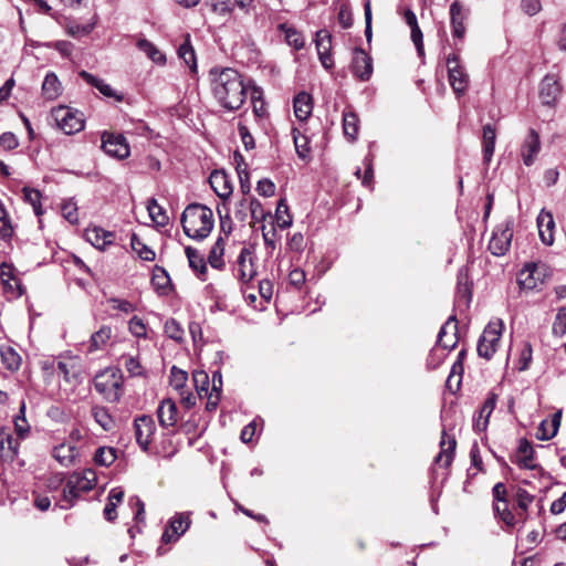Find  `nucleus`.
<instances>
[{
    "instance_id": "53",
    "label": "nucleus",
    "mask_w": 566,
    "mask_h": 566,
    "mask_svg": "<svg viewBox=\"0 0 566 566\" xmlns=\"http://www.w3.org/2000/svg\"><path fill=\"white\" fill-rule=\"evenodd\" d=\"M166 335L180 342L182 339L184 329L181 328L180 324L174 319L169 318L166 321L164 326Z\"/></svg>"
},
{
    "instance_id": "38",
    "label": "nucleus",
    "mask_w": 566,
    "mask_h": 566,
    "mask_svg": "<svg viewBox=\"0 0 566 566\" xmlns=\"http://www.w3.org/2000/svg\"><path fill=\"white\" fill-rule=\"evenodd\" d=\"M147 210L149 217L158 227H165L168 224L169 218L164 208L158 205L156 199L151 198L148 200Z\"/></svg>"
},
{
    "instance_id": "50",
    "label": "nucleus",
    "mask_w": 566,
    "mask_h": 566,
    "mask_svg": "<svg viewBox=\"0 0 566 566\" xmlns=\"http://www.w3.org/2000/svg\"><path fill=\"white\" fill-rule=\"evenodd\" d=\"M23 199L25 202L30 203L33 207V210L36 216L42 213L41 209V192L36 189L24 187L22 189Z\"/></svg>"
},
{
    "instance_id": "52",
    "label": "nucleus",
    "mask_w": 566,
    "mask_h": 566,
    "mask_svg": "<svg viewBox=\"0 0 566 566\" xmlns=\"http://www.w3.org/2000/svg\"><path fill=\"white\" fill-rule=\"evenodd\" d=\"M289 206L284 199H281L276 207V222L281 229L289 228L292 224V217L287 213Z\"/></svg>"
},
{
    "instance_id": "42",
    "label": "nucleus",
    "mask_w": 566,
    "mask_h": 566,
    "mask_svg": "<svg viewBox=\"0 0 566 566\" xmlns=\"http://www.w3.org/2000/svg\"><path fill=\"white\" fill-rule=\"evenodd\" d=\"M343 129L345 136H347L350 140L356 138L358 133V117L353 112H345L343 114Z\"/></svg>"
},
{
    "instance_id": "33",
    "label": "nucleus",
    "mask_w": 566,
    "mask_h": 566,
    "mask_svg": "<svg viewBox=\"0 0 566 566\" xmlns=\"http://www.w3.org/2000/svg\"><path fill=\"white\" fill-rule=\"evenodd\" d=\"M113 331L111 326L103 325L98 331L92 334L90 339V352H96L103 349L111 340Z\"/></svg>"
},
{
    "instance_id": "16",
    "label": "nucleus",
    "mask_w": 566,
    "mask_h": 566,
    "mask_svg": "<svg viewBox=\"0 0 566 566\" xmlns=\"http://www.w3.org/2000/svg\"><path fill=\"white\" fill-rule=\"evenodd\" d=\"M352 70L354 75L360 81H368L370 78L373 74V60L363 49L354 51Z\"/></svg>"
},
{
    "instance_id": "34",
    "label": "nucleus",
    "mask_w": 566,
    "mask_h": 566,
    "mask_svg": "<svg viewBox=\"0 0 566 566\" xmlns=\"http://www.w3.org/2000/svg\"><path fill=\"white\" fill-rule=\"evenodd\" d=\"M61 92L62 86L57 76L53 72L48 73L42 83V93L44 97L53 101L60 96Z\"/></svg>"
},
{
    "instance_id": "24",
    "label": "nucleus",
    "mask_w": 566,
    "mask_h": 566,
    "mask_svg": "<svg viewBox=\"0 0 566 566\" xmlns=\"http://www.w3.org/2000/svg\"><path fill=\"white\" fill-rule=\"evenodd\" d=\"M238 277L242 282H249L255 275L252 263V253L248 248H243L237 259Z\"/></svg>"
},
{
    "instance_id": "57",
    "label": "nucleus",
    "mask_w": 566,
    "mask_h": 566,
    "mask_svg": "<svg viewBox=\"0 0 566 566\" xmlns=\"http://www.w3.org/2000/svg\"><path fill=\"white\" fill-rule=\"evenodd\" d=\"M129 332L136 337H146V325L142 318L134 316L128 324Z\"/></svg>"
},
{
    "instance_id": "3",
    "label": "nucleus",
    "mask_w": 566,
    "mask_h": 566,
    "mask_svg": "<svg viewBox=\"0 0 566 566\" xmlns=\"http://www.w3.org/2000/svg\"><path fill=\"white\" fill-rule=\"evenodd\" d=\"M95 485L96 474L91 469L71 474L63 489V497L60 504L61 509L67 510L72 507L75 500L82 493L91 491Z\"/></svg>"
},
{
    "instance_id": "11",
    "label": "nucleus",
    "mask_w": 566,
    "mask_h": 566,
    "mask_svg": "<svg viewBox=\"0 0 566 566\" xmlns=\"http://www.w3.org/2000/svg\"><path fill=\"white\" fill-rule=\"evenodd\" d=\"M103 150L117 159H124L129 156V146L123 135L103 134Z\"/></svg>"
},
{
    "instance_id": "64",
    "label": "nucleus",
    "mask_w": 566,
    "mask_h": 566,
    "mask_svg": "<svg viewBox=\"0 0 566 566\" xmlns=\"http://www.w3.org/2000/svg\"><path fill=\"white\" fill-rule=\"evenodd\" d=\"M19 142L13 133L7 132L0 136V146L6 150H12L17 148Z\"/></svg>"
},
{
    "instance_id": "19",
    "label": "nucleus",
    "mask_w": 566,
    "mask_h": 566,
    "mask_svg": "<svg viewBox=\"0 0 566 566\" xmlns=\"http://www.w3.org/2000/svg\"><path fill=\"white\" fill-rule=\"evenodd\" d=\"M562 86L559 84L558 77L554 74H547L542 83L539 95L544 104L552 105L556 102L557 97L560 95Z\"/></svg>"
},
{
    "instance_id": "36",
    "label": "nucleus",
    "mask_w": 566,
    "mask_h": 566,
    "mask_svg": "<svg viewBox=\"0 0 566 566\" xmlns=\"http://www.w3.org/2000/svg\"><path fill=\"white\" fill-rule=\"evenodd\" d=\"M91 413L103 430L111 431L115 427V421L108 410L103 406H93Z\"/></svg>"
},
{
    "instance_id": "8",
    "label": "nucleus",
    "mask_w": 566,
    "mask_h": 566,
    "mask_svg": "<svg viewBox=\"0 0 566 566\" xmlns=\"http://www.w3.org/2000/svg\"><path fill=\"white\" fill-rule=\"evenodd\" d=\"M513 238V220H506L505 222L499 224L489 242V250L493 255L502 256L511 247Z\"/></svg>"
},
{
    "instance_id": "46",
    "label": "nucleus",
    "mask_w": 566,
    "mask_h": 566,
    "mask_svg": "<svg viewBox=\"0 0 566 566\" xmlns=\"http://www.w3.org/2000/svg\"><path fill=\"white\" fill-rule=\"evenodd\" d=\"M293 142L296 154L300 158L305 159L310 155L308 139L298 129L293 128Z\"/></svg>"
},
{
    "instance_id": "47",
    "label": "nucleus",
    "mask_w": 566,
    "mask_h": 566,
    "mask_svg": "<svg viewBox=\"0 0 566 566\" xmlns=\"http://www.w3.org/2000/svg\"><path fill=\"white\" fill-rule=\"evenodd\" d=\"M130 244L133 250L138 256L145 261H153L155 259V252L148 248L136 234H133Z\"/></svg>"
},
{
    "instance_id": "59",
    "label": "nucleus",
    "mask_w": 566,
    "mask_h": 566,
    "mask_svg": "<svg viewBox=\"0 0 566 566\" xmlns=\"http://www.w3.org/2000/svg\"><path fill=\"white\" fill-rule=\"evenodd\" d=\"M534 496L524 489H518L516 492V503L521 511L526 512L530 504L533 502Z\"/></svg>"
},
{
    "instance_id": "51",
    "label": "nucleus",
    "mask_w": 566,
    "mask_h": 566,
    "mask_svg": "<svg viewBox=\"0 0 566 566\" xmlns=\"http://www.w3.org/2000/svg\"><path fill=\"white\" fill-rule=\"evenodd\" d=\"M1 359L3 365L10 370H17L21 364L20 355L10 347L1 350Z\"/></svg>"
},
{
    "instance_id": "17",
    "label": "nucleus",
    "mask_w": 566,
    "mask_h": 566,
    "mask_svg": "<svg viewBox=\"0 0 566 566\" xmlns=\"http://www.w3.org/2000/svg\"><path fill=\"white\" fill-rule=\"evenodd\" d=\"M316 50L322 65L325 69L333 67V60L331 56L332 50V34L327 30H319L316 32L315 39Z\"/></svg>"
},
{
    "instance_id": "32",
    "label": "nucleus",
    "mask_w": 566,
    "mask_h": 566,
    "mask_svg": "<svg viewBox=\"0 0 566 566\" xmlns=\"http://www.w3.org/2000/svg\"><path fill=\"white\" fill-rule=\"evenodd\" d=\"M496 140V129L493 125L486 124L483 126L482 145H483V159L489 164L493 157Z\"/></svg>"
},
{
    "instance_id": "10",
    "label": "nucleus",
    "mask_w": 566,
    "mask_h": 566,
    "mask_svg": "<svg viewBox=\"0 0 566 566\" xmlns=\"http://www.w3.org/2000/svg\"><path fill=\"white\" fill-rule=\"evenodd\" d=\"M545 266L537 263H526L517 275V283L523 290H534L538 283H543Z\"/></svg>"
},
{
    "instance_id": "14",
    "label": "nucleus",
    "mask_w": 566,
    "mask_h": 566,
    "mask_svg": "<svg viewBox=\"0 0 566 566\" xmlns=\"http://www.w3.org/2000/svg\"><path fill=\"white\" fill-rule=\"evenodd\" d=\"M52 458L62 467L70 468L80 460V451L72 442H61L52 448Z\"/></svg>"
},
{
    "instance_id": "26",
    "label": "nucleus",
    "mask_w": 566,
    "mask_h": 566,
    "mask_svg": "<svg viewBox=\"0 0 566 566\" xmlns=\"http://www.w3.org/2000/svg\"><path fill=\"white\" fill-rule=\"evenodd\" d=\"M161 427H174L178 420L177 406L171 399H164L157 409Z\"/></svg>"
},
{
    "instance_id": "5",
    "label": "nucleus",
    "mask_w": 566,
    "mask_h": 566,
    "mask_svg": "<svg viewBox=\"0 0 566 566\" xmlns=\"http://www.w3.org/2000/svg\"><path fill=\"white\" fill-rule=\"evenodd\" d=\"M52 117L59 128L66 135L81 132L84 128L83 114L67 106H59L52 109Z\"/></svg>"
},
{
    "instance_id": "6",
    "label": "nucleus",
    "mask_w": 566,
    "mask_h": 566,
    "mask_svg": "<svg viewBox=\"0 0 566 566\" xmlns=\"http://www.w3.org/2000/svg\"><path fill=\"white\" fill-rule=\"evenodd\" d=\"M503 329L502 321L490 322L484 328L479 342L478 354L480 357L491 359L496 352Z\"/></svg>"
},
{
    "instance_id": "9",
    "label": "nucleus",
    "mask_w": 566,
    "mask_h": 566,
    "mask_svg": "<svg viewBox=\"0 0 566 566\" xmlns=\"http://www.w3.org/2000/svg\"><path fill=\"white\" fill-rule=\"evenodd\" d=\"M191 524L190 513L175 514L163 533L161 541L165 544L177 542L189 528Z\"/></svg>"
},
{
    "instance_id": "37",
    "label": "nucleus",
    "mask_w": 566,
    "mask_h": 566,
    "mask_svg": "<svg viewBox=\"0 0 566 566\" xmlns=\"http://www.w3.org/2000/svg\"><path fill=\"white\" fill-rule=\"evenodd\" d=\"M137 48L144 52L153 62L165 64L166 57L158 48L146 39H139L136 43Z\"/></svg>"
},
{
    "instance_id": "39",
    "label": "nucleus",
    "mask_w": 566,
    "mask_h": 566,
    "mask_svg": "<svg viewBox=\"0 0 566 566\" xmlns=\"http://www.w3.org/2000/svg\"><path fill=\"white\" fill-rule=\"evenodd\" d=\"M151 284L160 294H167L170 285V277L165 269L160 266L155 268L151 276Z\"/></svg>"
},
{
    "instance_id": "54",
    "label": "nucleus",
    "mask_w": 566,
    "mask_h": 566,
    "mask_svg": "<svg viewBox=\"0 0 566 566\" xmlns=\"http://www.w3.org/2000/svg\"><path fill=\"white\" fill-rule=\"evenodd\" d=\"M552 329L556 336L562 337L566 334V307L558 310Z\"/></svg>"
},
{
    "instance_id": "23",
    "label": "nucleus",
    "mask_w": 566,
    "mask_h": 566,
    "mask_svg": "<svg viewBox=\"0 0 566 566\" xmlns=\"http://www.w3.org/2000/svg\"><path fill=\"white\" fill-rule=\"evenodd\" d=\"M513 462L522 469L533 470L536 468V464L534 463V449L528 440H520Z\"/></svg>"
},
{
    "instance_id": "61",
    "label": "nucleus",
    "mask_w": 566,
    "mask_h": 566,
    "mask_svg": "<svg viewBox=\"0 0 566 566\" xmlns=\"http://www.w3.org/2000/svg\"><path fill=\"white\" fill-rule=\"evenodd\" d=\"M251 99L253 104V112L258 117H261L265 114V107L263 102L261 101V92L258 88H253L251 93Z\"/></svg>"
},
{
    "instance_id": "56",
    "label": "nucleus",
    "mask_w": 566,
    "mask_h": 566,
    "mask_svg": "<svg viewBox=\"0 0 566 566\" xmlns=\"http://www.w3.org/2000/svg\"><path fill=\"white\" fill-rule=\"evenodd\" d=\"M187 379L188 375L186 371L177 368L176 366L171 368V384L175 387V389L182 390Z\"/></svg>"
},
{
    "instance_id": "58",
    "label": "nucleus",
    "mask_w": 566,
    "mask_h": 566,
    "mask_svg": "<svg viewBox=\"0 0 566 566\" xmlns=\"http://www.w3.org/2000/svg\"><path fill=\"white\" fill-rule=\"evenodd\" d=\"M256 191L260 196L272 197L275 193V185L268 178L261 179L258 181Z\"/></svg>"
},
{
    "instance_id": "27",
    "label": "nucleus",
    "mask_w": 566,
    "mask_h": 566,
    "mask_svg": "<svg viewBox=\"0 0 566 566\" xmlns=\"http://www.w3.org/2000/svg\"><path fill=\"white\" fill-rule=\"evenodd\" d=\"M19 441L6 430L0 429V458L6 461H12L18 455Z\"/></svg>"
},
{
    "instance_id": "25",
    "label": "nucleus",
    "mask_w": 566,
    "mask_h": 566,
    "mask_svg": "<svg viewBox=\"0 0 566 566\" xmlns=\"http://www.w3.org/2000/svg\"><path fill=\"white\" fill-rule=\"evenodd\" d=\"M446 438H447V433L443 430L441 441H440L441 450H440L439 454L436 457V462L444 468H448V467H450V464L453 461L457 441H455L454 437H448V439H446Z\"/></svg>"
},
{
    "instance_id": "43",
    "label": "nucleus",
    "mask_w": 566,
    "mask_h": 566,
    "mask_svg": "<svg viewBox=\"0 0 566 566\" xmlns=\"http://www.w3.org/2000/svg\"><path fill=\"white\" fill-rule=\"evenodd\" d=\"M116 450L112 447H99L94 454V462L98 465L108 467L116 460Z\"/></svg>"
},
{
    "instance_id": "55",
    "label": "nucleus",
    "mask_w": 566,
    "mask_h": 566,
    "mask_svg": "<svg viewBox=\"0 0 566 566\" xmlns=\"http://www.w3.org/2000/svg\"><path fill=\"white\" fill-rule=\"evenodd\" d=\"M56 368L59 374L62 375L64 381L69 384H76L78 381L74 366L70 367L69 364L59 361Z\"/></svg>"
},
{
    "instance_id": "44",
    "label": "nucleus",
    "mask_w": 566,
    "mask_h": 566,
    "mask_svg": "<svg viewBox=\"0 0 566 566\" xmlns=\"http://www.w3.org/2000/svg\"><path fill=\"white\" fill-rule=\"evenodd\" d=\"M280 29L284 32L289 45L293 46L295 50L303 49L304 38L296 29L290 28L286 24H280Z\"/></svg>"
},
{
    "instance_id": "45",
    "label": "nucleus",
    "mask_w": 566,
    "mask_h": 566,
    "mask_svg": "<svg viewBox=\"0 0 566 566\" xmlns=\"http://www.w3.org/2000/svg\"><path fill=\"white\" fill-rule=\"evenodd\" d=\"M12 234L11 219L3 203L0 202V239L7 241L11 239Z\"/></svg>"
},
{
    "instance_id": "15",
    "label": "nucleus",
    "mask_w": 566,
    "mask_h": 566,
    "mask_svg": "<svg viewBox=\"0 0 566 566\" xmlns=\"http://www.w3.org/2000/svg\"><path fill=\"white\" fill-rule=\"evenodd\" d=\"M539 150H541L539 134L535 129L531 128L528 130L525 139L523 140V144H522L521 150H520L523 164L527 167L532 166L535 163Z\"/></svg>"
},
{
    "instance_id": "62",
    "label": "nucleus",
    "mask_w": 566,
    "mask_h": 566,
    "mask_svg": "<svg viewBox=\"0 0 566 566\" xmlns=\"http://www.w3.org/2000/svg\"><path fill=\"white\" fill-rule=\"evenodd\" d=\"M238 130H239V135L241 137V140H242V143L244 145V148L247 150L253 149L254 146H255L254 138L251 135L249 128L245 125L240 124L239 127H238Z\"/></svg>"
},
{
    "instance_id": "28",
    "label": "nucleus",
    "mask_w": 566,
    "mask_h": 566,
    "mask_svg": "<svg viewBox=\"0 0 566 566\" xmlns=\"http://www.w3.org/2000/svg\"><path fill=\"white\" fill-rule=\"evenodd\" d=\"M86 240L98 250H105L113 243L114 233L102 228L94 227L85 231Z\"/></svg>"
},
{
    "instance_id": "21",
    "label": "nucleus",
    "mask_w": 566,
    "mask_h": 566,
    "mask_svg": "<svg viewBox=\"0 0 566 566\" xmlns=\"http://www.w3.org/2000/svg\"><path fill=\"white\" fill-rule=\"evenodd\" d=\"M458 321L455 315L448 318L438 334V343L447 349H452L458 342Z\"/></svg>"
},
{
    "instance_id": "7",
    "label": "nucleus",
    "mask_w": 566,
    "mask_h": 566,
    "mask_svg": "<svg viewBox=\"0 0 566 566\" xmlns=\"http://www.w3.org/2000/svg\"><path fill=\"white\" fill-rule=\"evenodd\" d=\"M446 63L449 83L453 92L458 95L464 94L469 86V75L460 64V56L457 53H451L447 56Z\"/></svg>"
},
{
    "instance_id": "48",
    "label": "nucleus",
    "mask_w": 566,
    "mask_h": 566,
    "mask_svg": "<svg viewBox=\"0 0 566 566\" xmlns=\"http://www.w3.org/2000/svg\"><path fill=\"white\" fill-rule=\"evenodd\" d=\"M192 380L200 398L209 392V376L205 370H196L192 374Z\"/></svg>"
},
{
    "instance_id": "40",
    "label": "nucleus",
    "mask_w": 566,
    "mask_h": 566,
    "mask_svg": "<svg viewBox=\"0 0 566 566\" xmlns=\"http://www.w3.org/2000/svg\"><path fill=\"white\" fill-rule=\"evenodd\" d=\"M224 240L222 238H218L209 252L208 261L213 269L221 270L224 266L222 259L224 253Z\"/></svg>"
},
{
    "instance_id": "2",
    "label": "nucleus",
    "mask_w": 566,
    "mask_h": 566,
    "mask_svg": "<svg viewBox=\"0 0 566 566\" xmlns=\"http://www.w3.org/2000/svg\"><path fill=\"white\" fill-rule=\"evenodd\" d=\"M181 224L186 235L203 240L213 228V212L203 205H189L181 214Z\"/></svg>"
},
{
    "instance_id": "13",
    "label": "nucleus",
    "mask_w": 566,
    "mask_h": 566,
    "mask_svg": "<svg viewBox=\"0 0 566 566\" xmlns=\"http://www.w3.org/2000/svg\"><path fill=\"white\" fill-rule=\"evenodd\" d=\"M493 499L496 504H494L495 514L509 526H513L514 514L507 507L506 501V488L502 482L496 483L492 490Z\"/></svg>"
},
{
    "instance_id": "30",
    "label": "nucleus",
    "mask_w": 566,
    "mask_h": 566,
    "mask_svg": "<svg viewBox=\"0 0 566 566\" xmlns=\"http://www.w3.org/2000/svg\"><path fill=\"white\" fill-rule=\"evenodd\" d=\"M80 76L90 85L96 87L104 96L106 97H113L116 101L120 102L123 101V95L116 93L111 85L106 84L103 80L96 77L95 75L86 72L81 71Z\"/></svg>"
},
{
    "instance_id": "4",
    "label": "nucleus",
    "mask_w": 566,
    "mask_h": 566,
    "mask_svg": "<svg viewBox=\"0 0 566 566\" xmlns=\"http://www.w3.org/2000/svg\"><path fill=\"white\" fill-rule=\"evenodd\" d=\"M123 374L117 368H106L99 371L94 378V387L105 400L115 403L123 395Z\"/></svg>"
},
{
    "instance_id": "29",
    "label": "nucleus",
    "mask_w": 566,
    "mask_h": 566,
    "mask_svg": "<svg viewBox=\"0 0 566 566\" xmlns=\"http://www.w3.org/2000/svg\"><path fill=\"white\" fill-rule=\"evenodd\" d=\"M560 426V411L554 413L551 419H544L537 430H536V438L538 440H551L554 438L558 431V428Z\"/></svg>"
},
{
    "instance_id": "18",
    "label": "nucleus",
    "mask_w": 566,
    "mask_h": 566,
    "mask_svg": "<svg viewBox=\"0 0 566 566\" xmlns=\"http://www.w3.org/2000/svg\"><path fill=\"white\" fill-rule=\"evenodd\" d=\"M468 19V10L458 1H453L450 6V20L452 34L454 38L463 39L465 34L464 21Z\"/></svg>"
},
{
    "instance_id": "41",
    "label": "nucleus",
    "mask_w": 566,
    "mask_h": 566,
    "mask_svg": "<svg viewBox=\"0 0 566 566\" xmlns=\"http://www.w3.org/2000/svg\"><path fill=\"white\" fill-rule=\"evenodd\" d=\"M178 55L189 69L195 72L197 70V61L195 50L190 44V38L187 35L186 41L179 46Z\"/></svg>"
},
{
    "instance_id": "63",
    "label": "nucleus",
    "mask_w": 566,
    "mask_h": 566,
    "mask_svg": "<svg viewBox=\"0 0 566 566\" xmlns=\"http://www.w3.org/2000/svg\"><path fill=\"white\" fill-rule=\"evenodd\" d=\"M521 8L527 15L533 17L541 11L542 6L539 0H521Z\"/></svg>"
},
{
    "instance_id": "1",
    "label": "nucleus",
    "mask_w": 566,
    "mask_h": 566,
    "mask_svg": "<svg viewBox=\"0 0 566 566\" xmlns=\"http://www.w3.org/2000/svg\"><path fill=\"white\" fill-rule=\"evenodd\" d=\"M211 90L214 98L227 111L239 109L245 98L248 87L242 75L232 67L210 71Z\"/></svg>"
},
{
    "instance_id": "31",
    "label": "nucleus",
    "mask_w": 566,
    "mask_h": 566,
    "mask_svg": "<svg viewBox=\"0 0 566 566\" xmlns=\"http://www.w3.org/2000/svg\"><path fill=\"white\" fill-rule=\"evenodd\" d=\"M313 111L312 96L301 92L294 97V114L300 120H306Z\"/></svg>"
},
{
    "instance_id": "20",
    "label": "nucleus",
    "mask_w": 566,
    "mask_h": 566,
    "mask_svg": "<svg viewBox=\"0 0 566 566\" xmlns=\"http://www.w3.org/2000/svg\"><path fill=\"white\" fill-rule=\"evenodd\" d=\"M209 182L216 195L221 199H228L232 193L230 177L223 170H214L209 177Z\"/></svg>"
},
{
    "instance_id": "22",
    "label": "nucleus",
    "mask_w": 566,
    "mask_h": 566,
    "mask_svg": "<svg viewBox=\"0 0 566 566\" xmlns=\"http://www.w3.org/2000/svg\"><path fill=\"white\" fill-rule=\"evenodd\" d=\"M537 228L542 242L546 245L553 244L555 221L549 211L541 210L537 217Z\"/></svg>"
},
{
    "instance_id": "12",
    "label": "nucleus",
    "mask_w": 566,
    "mask_h": 566,
    "mask_svg": "<svg viewBox=\"0 0 566 566\" xmlns=\"http://www.w3.org/2000/svg\"><path fill=\"white\" fill-rule=\"evenodd\" d=\"M135 437L143 450H147L156 431V424L150 416H140L134 421Z\"/></svg>"
},
{
    "instance_id": "49",
    "label": "nucleus",
    "mask_w": 566,
    "mask_h": 566,
    "mask_svg": "<svg viewBox=\"0 0 566 566\" xmlns=\"http://www.w3.org/2000/svg\"><path fill=\"white\" fill-rule=\"evenodd\" d=\"M25 402L20 405V413L14 418V430L19 438L24 439L30 431V426L25 419Z\"/></svg>"
},
{
    "instance_id": "35",
    "label": "nucleus",
    "mask_w": 566,
    "mask_h": 566,
    "mask_svg": "<svg viewBox=\"0 0 566 566\" xmlns=\"http://www.w3.org/2000/svg\"><path fill=\"white\" fill-rule=\"evenodd\" d=\"M186 255L189 261V266L200 275L201 280H205L203 275L207 272L205 258L191 247L186 248Z\"/></svg>"
},
{
    "instance_id": "60",
    "label": "nucleus",
    "mask_w": 566,
    "mask_h": 566,
    "mask_svg": "<svg viewBox=\"0 0 566 566\" xmlns=\"http://www.w3.org/2000/svg\"><path fill=\"white\" fill-rule=\"evenodd\" d=\"M497 396L494 392H490L480 410V416L486 419L490 418L492 411L495 408Z\"/></svg>"
}]
</instances>
